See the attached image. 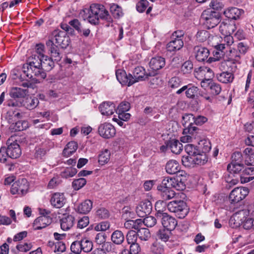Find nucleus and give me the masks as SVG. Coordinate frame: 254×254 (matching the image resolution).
<instances>
[{
  "label": "nucleus",
  "instance_id": "1",
  "mask_svg": "<svg viewBox=\"0 0 254 254\" xmlns=\"http://www.w3.org/2000/svg\"><path fill=\"white\" fill-rule=\"evenodd\" d=\"M88 15L84 17L88 19V22L93 25H97L99 23V18L110 21L111 17L108 11L102 5L93 4L91 5L89 9H86Z\"/></svg>",
  "mask_w": 254,
  "mask_h": 254
},
{
  "label": "nucleus",
  "instance_id": "2",
  "mask_svg": "<svg viewBox=\"0 0 254 254\" xmlns=\"http://www.w3.org/2000/svg\"><path fill=\"white\" fill-rule=\"evenodd\" d=\"M168 210L175 214L179 218H185L189 213V209L187 203L182 200H174L169 202L167 205Z\"/></svg>",
  "mask_w": 254,
  "mask_h": 254
},
{
  "label": "nucleus",
  "instance_id": "3",
  "mask_svg": "<svg viewBox=\"0 0 254 254\" xmlns=\"http://www.w3.org/2000/svg\"><path fill=\"white\" fill-rule=\"evenodd\" d=\"M93 247L92 242L87 238H83L73 242L70 246V250L72 253L80 254L82 252H90Z\"/></svg>",
  "mask_w": 254,
  "mask_h": 254
},
{
  "label": "nucleus",
  "instance_id": "4",
  "mask_svg": "<svg viewBox=\"0 0 254 254\" xmlns=\"http://www.w3.org/2000/svg\"><path fill=\"white\" fill-rule=\"evenodd\" d=\"M220 17L219 12L209 10L204 11L201 16V20L208 29L216 26L220 22Z\"/></svg>",
  "mask_w": 254,
  "mask_h": 254
},
{
  "label": "nucleus",
  "instance_id": "5",
  "mask_svg": "<svg viewBox=\"0 0 254 254\" xmlns=\"http://www.w3.org/2000/svg\"><path fill=\"white\" fill-rule=\"evenodd\" d=\"M7 155L12 159H16L21 154V150L15 137L11 136L8 138L6 143Z\"/></svg>",
  "mask_w": 254,
  "mask_h": 254
},
{
  "label": "nucleus",
  "instance_id": "6",
  "mask_svg": "<svg viewBox=\"0 0 254 254\" xmlns=\"http://www.w3.org/2000/svg\"><path fill=\"white\" fill-rule=\"evenodd\" d=\"M249 190L246 187L236 188L230 192L229 200L231 203H236L244 199L249 194Z\"/></svg>",
  "mask_w": 254,
  "mask_h": 254
},
{
  "label": "nucleus",
  "instance_id": "7",
  "mask_svg": "<svg viewBox=\"0 0 254 254\" xmlns=\"http://www.w3.org/2000/svg\"><path fill=\"white\" fill-rule=\"evenodd\" d=\"M29 189V183L27 180L25 178L19 179L14 183L11 188V193L18 194L21 195L25 194Z\"/></svg>",
  "mask_w": 254,
  "mask_h": 254
},
{
  "label": "nucleus",
  "instance_id": "8",
  "mask_svg": "<svg viewBox=\"0 0 254 254\" xmlns=\"http://www.w3.org/2000/svg\"><path fill=\"white\" fill-rule=\"evenodd\" d=\"M23 72L28 79L36 77L39 79H43L46 77V73L42 66L26 67V68H23Z\"/></svg>",
  "mask_w": 254,
  "mask_h": 254
},
{
  "label": "nucleus",
  "instance_id": "9",
  "mask_svg": "<svg viewBox=\"0 0 254 254\" xmlns=\"http://www.w3.org/2000/svg\"><path fill=\"white\" fill-rule=\"evenodd\" d=\"M198 130V128L194 126L193 123H190L187 127L184 128V136L181 137V141L184 143L191 142L193 139L195 138Z\"/></svg>",
  "mask_w": 254,
  "mask_h": 254
},
{
  "label": "nucleus",
  "instance_id": "10",
  "mask_svg": "<svg viewBox=\"0 0 254 254\" xmlns=\"http://www.w3.org/2000/svg\"><path fill=\"white\" fill-rule=\"evenodd\" d=\"M98 131L101 136L106 139L113 137L116 134L114 127L107 123L101 124L98 127Z\"/></svg>",
  "mask_w": 254,
  "mask_h": 254
},
{
  "label": "nucleus",
  "instance_id": "11",
  "mask_svg": "<svg viewBox=\"0 0 254 254\" xmlns=\"http://www.w3.org/2000/svg\"><path fill=\"white\" fill-rule=\"evenodd\" d=\"M150 76V72L147 73L145 69L142 66H137L133 70L132 74H130L132 84L135 83L145 81Z\"/></svg>",
  "mask_w": 254,
  "mask_h": 254
},
{
  "label": "nucleus",
  "instance_id": "12",
  "mask_svg": "<svg viewBox=\"0 0 254 254\" xmlns=\"http://www.w3.org/2000/svg\"><path fill=\"white\" fill-rule=\"evenodd\" d=\"M53 35L55 37V42L63 49H65L69 44L70 39L65 32L59 30H55Z\"/></svg>",
  "mask_w": 254,
  "mask_h": 254
},
{
  "label": "nucleus",
  "instance_id": "13",
  "mask_svg": "<svg viewBox=\"0 0 254 254\" xmlns=\"http://www.w3.org/2000/svg\"><path fill=\"white\" fill-rule=\"evenodd\" d=\"M187 181V173L184 171L179 172L176 177L173 178L172 182V188L178 190H183L186 188V181Z\"/></svg>",
  "mask_w": 254,
  "mask_h": 254
},
{
  "label": "nucleus",
  "instance_id": "14",
  "mask_svg": "<svg viewBox=\"0 0 254 254\" xmlns=\"http://www.w3.org/2000/svg\"><path fill=\"white\" fill-rule=\"evenodd\" d=\"M152 205L148 200H145L139 203L136 208V212L140 217H144L149 215L152 211Z\"/></svg>",
  "mask_w": 254,
  "mask_h": 254
},
{
  "label": "nucleus",
  "instance_id": "15",
  "mask_svg": "<svg viewBox=\"0 0 254 254\" xmlns=\"http://www.w3.org/2000/svg\"><path fill=\"white\" fill-rule=\"evenodd\" d=\"M219 31L223 35L232 34L236 30L235 22L230 19H225L220 23Z\"/></svg>",
  "mask_w": 254,
  "mask_h": 254
},
{
  "label": "nucleus",
  "instance_id": "16",
  "mask_svg": "<svg viewBox=\"0 0 254 254\" xmlns=\"http://www.w3.org/2000/svg\"><path fill=\"white\" fill-rule=\"evenodd\" d=\"M193 53L197 61L203 62L206 61L207 62L210 54L207 48L201 46H196L193 48Z\"/></svg>",
  "mask_w": 254,
  "mask_h": 254
},
{
  "label": "nucleus",
  "instance_id": "17",
  "mask_svg": "<svg viewBox=\"0 0 254 254\" xmlns=\"http://www.w3.org/2000/svg\"><path fill=\"white\" fill-rule=\"evenodd\" d=\"M248 209H242L236 212L230 219V222L234 221L236 227L239 226L249 217Z\"/></svg>",
  "mask_w": 254,
  "mask_h": 254
},
{
  "label": "nucleus",
  "instance_id": "18",
  "mask_svg": "<svg viewBox=\"0 0 254 254\" xmlns=\"http://www.w3.org/2000/svg\"><path fill=\"white\" fill-rule=\"evenodd\" d=\"M52 222V218L49 216L41 215L37 218L33 223L34 230H41L49 225Z\"/></svg>",
  "mask_w": 254,
  "mask_h": 254
},
{
  "label": "nucleus",
  "instance_id": "19",
  "mask_svg": "<svg viewBox=\"0 0 254 254\" xmlns=\"http://www.w3.org/2000/svg\"><path fill=\"white\" fill-rule=\"evenodd\" d=\"M116 75L117 80L122 85L130 86L133 85L131 78H130V73L127 74L125 70L121 69L116 70Z\"/></svg>",
  "mask_w": 254,
  "mask_h": 254
},
{
  "label": "nucleus",
  "instance_id": "20",
  "mask_svg": "<svg viewBox=\"0 0 254 254\" xmlns=\"http://www.w3.org/2000/svg\"><path fill=\"white\" fill-rule=\"evenodd\" d=\"M184 91H185L186 96L187 98L193 99L198 91V88L191 84H189L187 85L183 86L177 90L176 93L178 95H180Z\"/></svg>",
  "mask_w": 254,
  "mask_h": 254
},
{
  "label": "nucleus",
  "instance_id": "21",
  "mask_svg": "<svg viewBox=\"0 0 254 254\" xmlns=\"http://www.w3.org/2000/svg\"><path fill=\"white\" fill-rule=\"evenodd\" d=\"M166 146L163 145L161 149H163L166 147L171 149V151L176 154H179L183 150V145L178 140L173 139L165 142Z\"/></svg>",
  "mask_w": 254,
  "mask_h": 254
},
{
  "label": "nucleus",
  "instance_id": "22",
  "mask_svg": "<svg viewBox=\"0 0 254 254\" xmlns=\"http://www.w3.org/2000/svg\"><path fill=\"white\" fill-rule=\"evenodd\" d=\"M160 218L162 219V224L164 229L171 231L175 229L177 225V221L174 217L167 213L164 214Z\"/></svg>",
  "mask_w": 254,
  "mask_h": 254
},
{
  "label": "nucleus",
  "instance_id": "23",
  "mask_svg": "<svg viewBox=\"0 0 254 254\" xmlns=\"http://www.w3.org/2000/svg\"><path fill=\"white\" fill-rule=\"evenodd\" d=\"M46 44L48 47V51L50 52L51 58L54 59L56 62L60 61L62 58V55L59 51L58 46L55 45L53 41L51 40H48Z\"/></svg>",
  "mask_w": 254,
  "mask_h": 254
},
{
  "label": "nucleus",
  "instance_id": "24",
  "mask_svg": "<svg viewBox=\"0 0 254 254\" xmlns=\"http://www.w3.org/2000/svg\"><path fill=\"white\" fill-rule=\"evenodd\" d=\"M28 94V89L19 87H12L9 92V96L13 99H25Z\"/></svg>",
  "mask_w": 254,
  "mask_h": 254
},
{
  "label": "nucleus",
  "instance_id": "25",
  "mask_svg": "<svg viewBox=\"0 0 254 254\" xmlns=\"http://www.w3.org/2000/svg\"><path fill=\"white\" fill-rule=\"evenodd\" d=\"M101 113L104 116H110L116 111L115 104L111 102H104L99 107Z\"/></svg>",
  "mask_w": 254,
  "mask_h": 254
},
{
  "label": "nucleus",
  "instance_id": "26",
  "mask_svg": "<svg viewBox=\"0 0 254 254\" xmlns=\"http://www.w3.org/2000/svg\"><path fill=\"white\" fill-rule=\"evenodd\" d=\"M66 202V198L63 193L56 192L53 194L51 198V203L54 207H62Z\"/></svg>",
  "mask_w": 254,
  "mask_h": 254
},
{
  "label": "nucleus",
  "instance_id": "27",
  "mask_svg": "<svg viewBox=\"0 0 254 254\" xmlns=\"http://www.w3.org/2000/svg\"><path fill=\"white\" fill-rule=\"evenodd\" d=\"M243 13V10L234 7L227 8L224 11V14L228 18L227 19L230 20H237L240 18Z\"/></svg>",
  "mask_w": 254,
  "mask_h": 254
},
{
  "label": "nucleus",
  "instance_id": "28",
  "mask_svg": "<svg viewBox=\"0 0 254 254\" xmlns=\"http://www.w3.org/2000/svg\"><path fill=\"white\" fill-rule=\"evenodd\" d=\"M230 57L229 58V63H232L231 70L235 72L237 69L236 64H240L241 56L240 53L235 49L230 50Z\"/></svg>",
  "mask_w": 254,
  "mask_h": 254
},
{
  "label": "nucleus",
  "instance_id": "29",
  "mask_svg": "<svg viewBox=\"0 0 254 254\" xmlns=\"http://www.w3.org/2000/svg\"><path fill=\"white\" fill-rule=\"evenodd\" d=\"M166 172L169 174H175L177 175L179 172H181L182 170H180V165L179 163L175 160H171L169 161L166 165Z\"/></svg>",
  "mask_w": 254,
  "mask_h": 254
},
{
  "label": "nucleus",
  "instance_id": "30",
  "mask_svg": "<svg viewBox=\"0 0 254 254\" xmlns=\"http://www.w3.org/2000/svg\"><path fill=\"white\" fill-rule=\"evenodd\" d=\"M165 64V59L161 57L152 58L149 63L150 67L155 71H157L162 68Z\"/></svg>",
  "mask_w": 254,
  "mask_h": 254
},
{
  "label": "nucleus",
  "instance_id": "31",
  "mask_svg": "<svg viewBox=\"0 0 254 254\" xmlns=\"http://www.w3.org/2000/svg\"><path fill=\"white\" fill-rule=\"evenodd\" d=\"M157 190L160 192V195L164 201L170 200L175 196L176 193L171 189L157 187Z\"/></svg>",
  "mask_w": 254,
  "mask_h": 254
},
{
  "label": "nucleus",
  "instance_id": "32",
  "mask_svg": "<svg viewBox=\"0 0 254 254\" xmlns=\"http://www.w3.org/2000/svg\"><path fill=\"white\" fill-rule=\"evenodd\" d=\"M42 57L37 55H33L28 58L27 63L23 64V68L26 67H34V66H41L42 64Z\"/></svg>",
  "mask_w": 254,
  "mask_h": 254
},
{
  "label": "nucleus",
  "instance_id": "33",
  "mask_svg": "<svg viewBox=\"0 0 254 254\" xmlns=\"http://www.w3.org/2000/svg\"><path fill=\"white\" fill-rule=\"evenodd\" d=\"M74 218L71 215L63 217L61 219V227L64 231H67L70 229L74 223Z\"/></svg>",
  "mask_w": 254,
  "mask_h": 254
},
{
  "label": "nucleus",
  "instance_id": "34",
  "mask_svg": "<svg viewBox=\"0 0 254 254\" xmlns=\"http://www.w3.org/2000/svg\"><path fill=\"white\" fill-rule=\"evenodd\" d=\"M233 72L231 69L230 72L223 71L221 73H217L216 77L217 80L222 83H231L233 82L234 78Z\"/></svg>",
  "mask_w": 254,
  "mask_h": 254
},
{
  "label": "nucleus",
  "instance_id": "35",
  "mask_svg": "<svg viewBox=\"0 0 254 254\" xmlns=\"http://www.w3.org/2000/svg\"><path fill=\"white\" fill-rule=\"evenodd\" d=\"M183 46V39H172L171 41L167 44L166 48L168 51L175 52L182 49Z\"/></svg>",
  "mask_w": 254,
  "mask_h": 254
},
{
  "label": "nucleus",
  "instance_id": "36",
  "mask_svg": "<svg viewBox=\"0 0 254 254\" xmlns=\"http://www.w3.org/2000/svg\"><path fill=\"white\" fill-rule=\"evenodd\" d=\"M48 150L46 148L40 147H36L34 149L33 158L37 161L43 162L46 159Z\"/></svg>",
  "mask_w": 254,
  "mask_h": 254
},
{
  "label": "nucleus",
  "instance_id": "37",
  "mask_svg": "<svg viewBox=\"0 0 254 254\" xmlns=\"http://www.w3.org/2000/svg\"><path fill=\"white\" fill-rule=\"evenodd\" d=\"M147 79L149 80L148 85L152 88H156L161 86L163 81L161 76L158 74H152L150 72V76H148Z\"/></svg>",
  "mask_w": 254,
  "mask_h": 254
},
{
  "label": "nucleus",
  "instance_id": "38",
  "mask_svg": "<svg viewBox=\"0 0 254 254\" xmlns=\"http://www.w3.org/2000/svg\"><path fill=\"white\" fill-rule=\"evenodd\" d=\"M42 67L45 72L51 70L55 66V63L52 58L47 56H42Z\"/></svg>",
  "mask_w": 254,
  "mask_h": 254
},
{
  "label": "nucleus",
  "instance_id": "39",
  "mask_svg": "<svg viewBox=\"0 0 254 254\" xmlns=\"http://www.w3.org/2000/svg\"><path fill=\"white\" fill-rule=\"evenodd\" d=\"M92 208V202L89 199L86 200L78 206L76 210L81 214H87Z\"/></svg>",
  "mask_w": 254,
  "mask_h": 254
},
{
  "label": "nucleus",
  "instance_id": "40",
  "mask_svg": "<svg viewBox=\"0 0 254 254\" xmlns=\"http://www.w3.org/2000/svg\"><path fill=\"white\" fill-rule=\"evenodd\" d=\"M26 101L24 103L20 102L21 106L25 107L29 110L35 109L39 104V100L36 97H27L25 98Z\"/></svg>",
  "mask_w": 254,
  "mask_h": 254
},
{
  "label": "nucleus",
  "instance_id": "41",
  "mask_svg": "<svg viewBox=\"0 0 254 254\" xmlns=\"http://www.w3.org/2000/svg\"><path fill=\"white\" fill-rule=\"evenodd\" d=\"M77 147V144L76 142L74 141L69 142L63 150V155L66 157H69L76 151Z\"/></svg>",
  "mask_w": 254,
  "mask_h": 254
},
{
  "label": "nucleus",
  "instance_id": "42",
  "mask_svg": "<svg viewBox=\"0 0 254 254\" xmlns=\"http://www.w3.org/2000/svg\"><path fill=\"white\" fill-rule=\"evenodd\" d=\"M112 242L116 245H121L125 240V236L123 233L120 230H116L111 235Z\"/></svg>",
  "mask_w": 254,
  "mask_h": 254
},
{
  "label": "nucleus",
  "instance_id": "43",
  "mask_svg": "<svg viewBox=\"0 0 254 254\" xmlns=\"http://www.w3.org/2000/svg\"><path fill=\"white\" fill-rule=\"evenodd\" d=\"M167 205V204H166L164 200H158L156 202L155 208L157 211L156 214L157 217L161 218L164 214H167V213L164 212Z\"/></svg>",
  "mask_w": 254,
  "mask_h": 254
},
{
  "label": "nucleus",
  "instance_id": "44",
  "mask_svg": "<svg viewBox=\"0 0 254 254\" xmlns=\"http://www.w3.org/2000/svg\"><path fill=\"white\" fill-rule=\"evenodd\" d=\"M194 165H202L205 164L208 160L207 154L202 153H199L198 151L193 155Z\"/></svg>",
  "mask_w": 254,
  "mask_h": 254
},
{
  "label": "nucleus",
  "instance_id": "45",
  "mask_svg": "<svg viewBox=\"0 0 254 254\" xmlns=\"http://www.w3.org/2000/svg\"><path fill=\"white\" fill-rule=\"evenodd\" d=\"M243 154L246 161L249 164L254 166V150L252 148L247 147L244 150Z\"/></svg>",
  "mask_w": 254,
  "mask_h": 254
},
{
  "label": "nucleus",
  "instance_id": "46",
  "mask_svg": "<svg viewBox=\"0 0 254 254\" xmlns=\"http://www.w3.org/2000/svg\"><path fill=\"white\" fill-rule=\"evenodd\" d=\"M182 84V80L179 77L174 76L172 77L168 81V86L172 90L178 89Z\"/></svg>",
  "mask_w": 254,
  "mask_h": 254
},
{
  "label": "nucleus",
  "instance_id": "47",
  "mask_svg": "<svg viewBox=\"0 0 254 254\" xmlns=\"http://www.w3.org/2000/svg\"><path fill=\"white\" fill-rule=\"evenodd\" d=\"M244 169L243 164L231 163L227 166V170L231 174H237Z\"/></svg>",
  "mask_w": 254,
  "mask_h": 254
},
{
  "label": "nucleus",
  "instance_id": "48",
  "mask_svg": "<svg viewBox=\"0 0 254 254\" xmlns=\"http://www.w3.org/2000/svg\"><path fill=\"white\" fill-rule=\"evenodd\" d=\"M199 147L201 150V153L207 154L211 148V144L209 140L207 139L201 140L199 143Z\"/></svg>",
  "mask_w": 254,
  "mask_h": 254
},
{
  "label": "nucleus",
  "instance_id": "49",
  "mask_svg": "<svg viewBox=\"0 0 254 254\" xmlns=\"http://www.w3.org/2000/svg\"><path fill=\"white\" fill-rule=\"evenodd\" d=\"M110 152L108 149H106L102 151L98 157V162L99 164L101 165H103L108 163L110 159Z\"/></svg>",
  "mask_w": 254,
  "mask_h": 254
},
{
  "label": "nucleus",
  "instance_id": "50",
  "mask_svg": "<svg viewBox=\"0 0 254 254\" xmlns=\"http://www.w3.org/2000/svg\"><path fill=\"white\" fill-rule=\"evenodd\" d=\"M136 234L141 240L147 241L150 237L149 230L147 228H142L138 229Z\"/></svg>",
  "mask_w": 254,
  "mask_h": 254
},
{
  "label": "nucleus",
  "instance_id": "51",
  "mask_svg": "<svg viewBox=\"0 0 254 254\" xmlns=\"http://www.w3.org/2000/svg\"><path fill=\"white\" fill-rule=\"evenodd\" d=\"M171 231L166 229L159 230L157 232L158 238L164 242H167L171 234Z\"/></svg>",
  "mask_w": 254,
  "mask_h": 254
},
{
  "label": "nucleus",
  "instance_id": "52",
  "mask_svg": "<svg viewBox=\"0 0 254 254\" xmlns=\"http://www.w3.org/2000/svg\"><path fill=\"white\" fill-rule=\"evenodd\" d=\"M110 11L113 16L116 18H118L123 15L121 7L115 3H113L110 6Z\"/></svg>",
  "mask_w": 254,
  "mask_h": 254
},
{
  "label": "nucleus",
  "instance_id": "53",
  "mask_svg": "<svg viewBox=\"0 0 254 254\" xmlns=\"http://www.w3.org/2000/svg\"><path fill=\"white\" fill-rule=\"evenodd\" d=\"M136 232L133 230L129 231L126 235V240L128 245L136 243L137 240Z\"/></svg>",
  "mask_w": 254,
  "mask_h": 254
},
{
  "label": "nucleus",
  "instance_id": "54",
  "mask_svg": "<svg viewBox=\"0 0 254 254\" xmlns=\"http://www.w3.org/2000/svg\"><path fill=\"white\" fill-rule=\"evenodd\" d=\"M209 85L211 93L213 95H218L220 93L222 88L219 83L211 81L209 83Z\"/></svg>",
  "mask_w": 254,
  "mask_h": 254
},
{
  "label": "nucleus",
  "instance_id": "55",
  "mask_svg": "<svg viewBox=\"0 0 254 254\" xmlns=\"http://www.w3.org/2000/svg\"><path fill=\"white\" fill-rule=\"evenodd\" d=\"M28 127V123L27 121H19L15 123L13 128L15 131H19L25 130Z\"/></svg>",
  "mask_w": 254,
  "mask_h": 254
},
{
  "label": "nucleus",
  "instance_id": "56",
  "mask_svg": "<svg viewBox=\"0 0 254 254\" xmlns=\"http://www.w3.org/2000/svg\"><path fill=\"white\" fill-rule=\"evenodd\" d=\"M86 184V180L84 178H79L74 180L72 182V186L74 190H79L83 187Z\"/></svg>",
  "mask_w": 254,
  "mask_h": 254
},
{
  "label": "nucleus",
  "instance_id": "57",
  "mask_svg": "<svg viewBox=\"0 0 254 254\" xmlns=\"http://www.w3.org/2000/svg\"><path fill=\"white\" fill-rule=\"evenodd\" d=\"M196 40L199 42H203L210 38L209 33L206 30L199 31L196 35Z\"/></svg>",
  "mask_w": 254,
  "mask_h": 254
},
{
  "label": "nucleus",
  "instance_id": "58",
  "mask_svg": "<svg viewBox=\"0 0 254 254\" xmlns=\"http://www.w3.org/2000/svg\"><path fill=\"white\" fill-rule=\"evenodd\" d=\"M225 55V52L218 51L217 50H215L213 51V56L214 57H210L208 58L207 60V63H211L213 62H217L219 61L220 59L223 57Z\"/></svg>",
  "mask_w": 254,
  "mask_h": 254
},
{
  "label": "nucleus",
  "instance_id": "59",
  "mask_svg": "<svg viewBox=\"0 0 254 254\" xmlns=\"http://www.w3.org/2000/svg\"><path fill=\"white\" fill-rule=\"evenodd\" d=\"M130 108L129 103L127 101H123L119 105L117 109H116V111L117 113H123L128 111Z\"/></svg>",
  "mask_w": 254,
  "mask_h": 254
},
{
  "label": "nucleus",
  "instance_id": "60",
  "mask_svg": "<svg viewBox=\"0 0 254 254\" xmlns=\"http://www.w3.org/2000/svg\"><path fill=\"white\" fill-rule=\"evenodd\" d=\"M193 158L192 155L183 156L182 159L183 164L188 167H193L194 165Z\"/></svg>",
  "mask_w": 254,
  "mask_h": 254
},
{
  "label": "nucleus",
  "instance_id": "61",
  "mask_svg": "<svg viewBox=\"0 0 254 254\" xmlns=\"http://www.w3.org/2000/svg\"><path fill=\"white\" fill-rule=\"evenodd\" d=\"M110 223L107 221H103L95 225L94 229L96 231H105L110 228Z\"/></svg>",
  "mask_w": 254,
  "mask_h": 254
},
{
  "label": "nucleus",
  "instance_id": "62",
  "mask_svg": "<svg viewBox=\"0 0 254 254\" xmlns=\"http://www.w3.org/2000/svg\"><path fill=\"white\" fill-rule=\"evenodd\" d=\"M77 172V170L75 168H67L62 172V176L65 178L72 177L74 176Z\"/></svg>",
  "mask_w": 254,
  "mask_h": 254
},
{
  "label": "nucleus",
  "instance_id": "63",
  "mask_svg": "<svg viewBox=\"0 0 254 254\" xmlns=\"http://www.w3.org/2000/svg\"><path fill=\"white\" fill-rule=\"evenodd\" d=\"M193 68V64L191 61H187L185 62L181 67V71L184 74H187L190 73Z\"/></svg>",
  "mask_w": 254,
  "mask_h": 254
},
{
  "label": "nucleus",
  "instance_id": "64",
  "mask_svg": "<svg viewBox=\"0 0 254 254\" xmlns=\"http://www.w3.org/2000/svg\"><path fill=\"white\" fill-rule=\"evenodd\" d=\"M232 162L231 163L243 164V157L240 152H235L232 155Z\"/></svg>",
  "mask_w": 254,
  "mask_h": 254
}]
</instances>
